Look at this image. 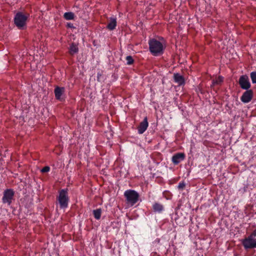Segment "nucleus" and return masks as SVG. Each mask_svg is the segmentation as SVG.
Listing matches in <instances>:
<instances>
[{
	"label": "nucleus",
	"instance_id": "obj_1",
	"mask_svg": "<svg viewBox=\"0 0 256 256\" xmlns=\"http://www.w3.org/2000/svg\"><path fill=\"white\" fill-rule=\"evenodd\" d=\"M148 44L150 50L153 55L157 56L163 52L164 46L160 41L152 39L149 40Z\"/></svg>",
	"mask_w": 256,
	"mask_h": 256
},
{
	"label": "nucleus",
	"instance_id": "obj_2",
	"mask_svg": "<svg viewBox=\"0 0 256 256\" xmlns=\"http://www.w3.org/2000/svg\"><path fill=\"white\" fill-rule=\"evenodd\" d=\"M28 16L22 12H18L15 14L14 22L18 28L23 30L26 28Z\"/></svg>",
	"mask_w": 256,
	"mask_h": 256
},
{
	"label": "nucleus",
	"instance_id": "obj_3",
	"mask_svg": "<svg viewBox=\"0 0 256 256\" xmlns=\"http://www.w3.org/2000/svg\"><path fill=\"white\" fill-rule=\"evenodd\" d=\"M256 231L254 230L252 234L242 241V244L245 249L256 248Z\"/></svg>",
	"mask_w": 256,
	"mask_h": 256
},
{
	"label": "nucleus",
	"instance_id": "obj_4",
	"mask_svg": "<svg viewBox=\"0 0 256 256\" xmlns=\"http://www.w3.org/2000/svg\"><path fill=\"white\" fill-rule=\"evenodd\" d=\"M124 196L128 202L132 206L134 205L138 201L139 194L134 190H127L124 192Z\"/></svg>",
	"mask_w": 256,
	"mask_h": 256
},
{
	"label": "nucleus",
	"instance_id": "obj_5",
	"mask_svg": "<svg viewBox=\"0 0 256 256\" xmlns=\"http://www.w3.org/2000/svg\"><path fill=\"white\" fill-rule=\"evenodd\" d=\"M58 200L61 208H65L68 207L69 198L67 190L63 189L60 192Z\"/></svg>",
	"mask_w": 256,
	"mask_h": 256
},
{
	"label": "nucleus",
	"instance_id": "obj_6",
	"mask_svg": "<svg viewBox=\"0 0 256 256\" xmlns=\"http://www.w3.org/2000/svg\"><path fill=\"white\" fill-rule=\"evenodd\" d=\"M14 196V192L12 189H7L4 192V196L2 198L3 203L8 204L10 205Z\"/></svg>",
	"mask_w": 256,
	"mask_h": 256
},
{
	"label": "nucleus",
	"instance_id": "obj_7",
	"mask_svg": "<svg viewBox=\"0 0 256 256\" xmlns=\"http://www.w3.org/2000/svg\"><path fill=\"white\" fill-rule=\"evenodd\" d=\"M239 84L244 90H248L250 87V84L248 76L242 75L239 79Z\"/></svg>",
	"mask_w": 256,
	"mask_h": 256
},
{
	"label": "nucleus",
	"instance_id": "obj_8",
	"mask_svg": "<svg viewBox=\"0 0 256 256\" xmlns=\"http://www.w3.org/2000/svg\"><path fill=\"white\" fill-rule=\"evenodd\" d=\"M253 92L252 90H247L242 95L240 100L244 103H248L252 98Z\"/></svg>",
	"mask_w": 256,
	"mask_h": 256
},
{
	"label": "nucleus",
	"instance_id": "obj_9",
	"mask_svg": "<svg viewBox=\"0 0 256 256\" xmlns=\"http://www.w3.org/2000/svg\"><path fill=\"white\" fill-rule=\"evenodd\" d=\"M148 126L147 118H144L142 122L138 127V133L139 134H143L147 129Z\"/></svg>",
	"mask_w": 256,
	"mask_h": 256
},
{
	"label": "nucleus",
	"instance_id": "obj_10",
	"mask_svg": "<svg viewBox=\"0 0 256 256\" xmlns=\"http://www.w3.org/2000/svg\"><path fill=\"white\" fill-rule=\"evenodd\" d=\"M184 158L185 154L184 153H177L172 156V160L174 164H178L182 161Z\"/></svg>",
	"mask_w": 256,
	"mask_h": 256
},
{
	"label": "nucleus",
	"instance_id": "obj_11",
	"mask_svg": "<svg viewBox=\"0 0 256 256\" xmlns=\"http://www.w3.org/2000/svg\"><path fill=\"white\" fill-rule=\"evenodd\" d=\"M174 82L178 86H182L185 84L184 78L179 74H175L174 76Z\"/></svg>",
	"mask_w": 256,
	"mask_h": 256
},
{
	"label": "nucleus",
	"instance_id": "obj_12",
	"mask_svg": "<svg viewBox=\"0 0 256 256\" xmlns=\"http://www.w3.org/2000/svg\"><path fill=\"white\" fill-rule=\"evenodd\" d=\"M64 92V88L63 87L57 86L54 89V94L56 99L60 100L61 96Z\"/></svg>",
	"mask_w": 256,
	"mask_h": 256
},
{
	"label": "nucleus",
	"instance_id": "obj_13",
	"mask_svg": "<svg viewBox=\"0 0 256 256\" xmlns=\"http://www.w3.org/2000/svg\"><path fill=\"white\" fill-rule=\"evenodd\" d=\"M116 26V19L115 18H110L107 28L110 30H114Z\"/></svg>",
	"mask_w": 256,
	"mask_h": 256
},
{
	"label": "nucleus",
	"instance_id": "obj_14",
	"mask_svg": "<svg viewBox=\"0 0 256 256\" xmlns=\"http://www.w3.org/2000/svg\"><path fill=\"white\" fill-rule=\"evenodd\" d=\"M152 208L154 210L157 212H160L164 210L162 205L159 203H154L152 206Z\"/></svg>",
	"mask_w": 256,
	"mask_h": 256
},
{
	"label": "nucleus",
	"instance_id": "obj_15",
	"mask_svg": "<svg viewBox=\"0 0 256 256\" xmlns=\"http://www.w3.org/2000/svg\"><path fill=\"white\" fill-rule=\"evenodd\" d=\"M64 17L66 20H72L74 18V14L72 12H66L64 14Z\"/></svg>",
	"mask_w": 256,
	"mask_h": 256
},
{
	"label": "nucleus",
	"instance_id": "obj_16",
	"mask_svg": "<svg viewBox=\"0 0 256 256\" xmlns=\"http://www.w3.org/2000/svg\"><path fill=\"white\" fill-rule=\"evenodd\" d=\"M78 52V48L77 46L74 44H72L70 48V52L71 54H76Z\"/></svg>",
	"mask_w": 256,
	"mask_h": 256
},
{
	"label": "nucleus",
	"instance_id": "obj_17",
	"mask_svg": "<svg viewBox=\"0 0 256 256\" xmlns=\"http://www.w3.org/2000/svg\"><path fill=\"white\" fill-rule=\"evenodd\" d=\"M102 210L100 208L96 209L93 210V214L96 220H99L100 218Z\"/></svg>",
	"mask_w": 256,
	"mask_h": 256
},
{
	"label": "nucleus",
	"instance_id": "obj_18",
	"mask_svg": "<svg viewBox=\"0 0 256 256\" xmlns=\"http://www.w3.org/2000/svg\"><path fill=\"white\" fill-rule=\"evenodd\" d=\"M223 80V78L222 76H218L212 81V85L219 84Z\"/></svg>",
	"mask_w": 256,
	"mask_h": 256
},
{
	"label": "nucleus",
	"instance_id": "obj_19",
	"mask_svg": "<svg viewBox=\"0 0 256 256\" xmlns=\"http://www.w3.org/2000/svg\"><path fill=\"white\" fill-rule=\"evenodd\" d=\"M250 76L253 84H256V72H252L250 74Z\"/></svg>",
	"mask_w": 256,
	"mask_h": 256
},
{
	"label": "nucleus",
	"instance_id": "obj_20",
	"mask_svg": "<svg viewBox=\"0 0 256 256\" xmlns=\"http://www.w3.org/2000/svg\"><path fill=\"white\" fill-rule=\"evenodd\" d=\"M126 60L128 64H131L133 63L134 62L132 58L130 56H127L126 57Z\"/></svg>",
	"mask_w": 256,
	"mask_h": 256
},
{
	"label": "nucleus",
	"instance_id": "obj_21",
	"mask_svg": "<svg viewBox=\"0 0 256 256\" xmlns=\"http://www.w3.org/2000/svg\"><path fill=\"white\" fill-rule=\"evenodd\" d=\"M185 186L186 184L184 182H180L178 186V188L179 190H183L185 187Z\"/></svg>",
	"mask_w": 256,
	"mask_h": 256
},
{
	"label": "nucleus",
	"instance_id": "obj_22",
	"mask_svg": "<svg viewBox=\"0 0 256 256\" xmlns=\"http://www.w3.org/2000/svg\"><path fill=\"white\" fill-rule=\"evenodd\" d=\"M50 170V168L48 166H44L41 170L42 172H47Z\"/></svg>",
	"mask_w": 256,
	"mask_h": 256
},
{
	"label": "nucleus",
	"instance_id": "obj_23",
	"mask_svg": "<svg viewBox=\"0 0 256 256\" xmlns=\"http://www.w3.org/2000/svg\"><path fill=\"white\" fill-rule=\"evenodd\" d=\"M102 76V74L100 73H98L97 74V80H100V77Z\"/></svg>",
	"mask_w": 256,
	"mask_h": 256
},
{
	"label": "nucleus",
	"instance_id": "obj_24",
	"mask_svg": "<svg viewBox=\"0 0 256 256\" xmlns=\"http://www.w3.org/2000/svg\"><path fill=\"white\" fill-rule=\"evenodd\" d=\"M67 26L69 28H73L74 26H73V24H71V23H68L67 24Z\"/></svg>",
	"mask_w": 256,
	"mask_h": 256
},
{
	"label": "nucleus",
	"instance_id": "obj_25",
	"mask_svg": "<svg viewBox=\"0 0 256 256\" xmlns=\"http://www.w3.org/2000/svg\"><path fill=\"white\" fill-rule=\"evenodd\" d=\"M254 230L256 231V228Z\"/></svg>",
	"mask_w": 256,
	"mask_h": 256
}]
</instances>
